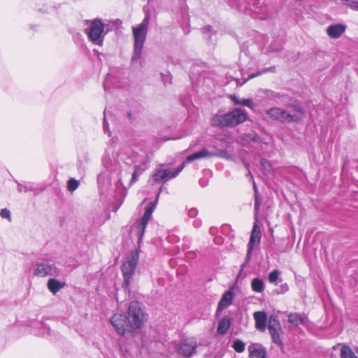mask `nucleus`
Returning <instances> with one entry per match:
<instances>
[{
	"instance_id": "25",
	"label": "nucleus",
	"mask_w": 358,
	"mask_h": 358,
	"mask_svg": "<svg viewBox=\"0 0 358 358\" xmlns=\"http://www.w3.org/2000/svg\"><path fill=\"white\" fill-rule=\"evenodd\" d=\"M145 170V165L135 166V169L134 173H132V177L130 181V184H133L134 182L138 180L139 176Z\"/></svg>"
},
{
	"instance_id": "50",
	"label": "nucleus",
	"mask_w": 358,
	"mask_h": 358,
	"mask_svg": "<svg viewBox=\"0 0 358 358\" xmlns=\"http://www.w3.org/2000/svg\"><path fill=\"white\" fill-rule=\"evenodd\" d=\"M248 79H250V78H248V79H245V80H244V83H246V82L248 81Z\"/></svg>"
},
{
	"instance_id": "48",
	"label": "nucleus",
	"mask_w": 358,
	"mask_h": 358,
	"mask_svg": "<svg viewBox=\"0 0 358 358\" xmlns=\"http://www.w3.org/2000/svg\"><path fill=\"white\" fill-rule=\"evenodd\" d=\"M248 79H250V78H248V79H245V80H244V83H246V82L248 81Z\"/></svg>"
},
{
	"instance_id": "44",
	"label": "nucleus",
	"mask_w": 358,
	"mask_h": 358,
	"mask_svg": "<svg viewBox=\"0 0 358 358\" xmlns=\"http://www.w3.org/2000/svg\"><path fill=\"white\" fill-rule=\"evenodd\" d=\"M271 50H273V51H278L280 50H281L282 48V46L281 45H280L277 48H275L273 47V45L271 46Z\"/></svg>"
},
{
	"instance_id": "12",
	"label": "nucleus",
	"mask_w": 358,
	"mask_h": 358,
	"mask_svg": "<svg viewBox=\"0 0 358 358\" xmlns=\"http://www.w3.org/2000/svg\"><path fill=\"white\" fill-rule=\"evenodd\" d=\"M222 153H217L216 152H210L207 149H202L201 151L189 155L186 162L190 163L194 160H197L201 158H210L213 157H223Z\"/></svg>"
},
{
	"instance_id": "5",
	"label": "nucleus",
	"mask_w": 358,
	"mask_h": 358,
	"mask_svg": "<svg viewBox=\"0 0 358 358\" xmlns=\"http://www.w3.org/2000/svg\"><path fill=\"white\" fill-rule=\"evenodd\" d=\"M127 313L126 317L130 329H136L142 327L145 317L141 304L139 302L136 301L130 302Z\"/></svg>"
},
{
	"instance_id": "2",
	"label": "nucleus",
	"mask_w": 358,
	"mask_h": 358,
	"mask_svg": "<svg viewBox=\"0 0 358 358\" xmlns=\"http://www.w3.org/2000/svg\"><path fill=\"white\" fill-rule=\"evenodd\" d=\"M150 20V13L146 12L145 15L141 24L136 27H132V34L134 41L133 61L141 58L142 49L146 39L148 30V26Z\"/></svg>"
},
{
	"instance_id": "47",
	"label": "nucleus",
	"mask_w": 358,
	"mask_h": 358,
	"mask_svg": "<svg viewBox=\"0 0 358 358\" xmlns=\"http://www.w3.org/2000/svg\"><path fill=\"white\" fill-rule=\"evenodd\" d=\"M189 213H190V215H191L192 216H193V215H194V214H195V210H191V211L189 212Z\"/></svg>"
},
{
	"instance_id": "30",
	"label": "nucleus",
	"mask_w": 358,
	"mask_h": 358,
	"mask_svg": "<svg viewBox=\"0 0 358 358\" xmlns=\"http://www.w3.org/2000/svg\"><path fill=\"white\" fill-rule=\"evenodd\" d=\"M78 185H79L78 181L74 178H71L70 180H68L67 187H68L69 191H70V192L75 191L78 187Z\"/></svg>"
},
{
	"instance_id": "14",
	"label": "nucleus",
	"mask_w": 358,
	"mask_h": 358,
	"mask_svg": "<svg viewBox=\"0 0 358 358\" xmlns=\"http://www.w3.org/2000/svg\"><path fill=\"white\" fill-rule=\"evenodd\" d=\"M249 358H266V349L259 343H252L248 346Z\"/></svg>"
},
{
	"instance_id": "31",
	"label": "nucleus",
	"mask_w": 358,
	"mask_h": 358,
	"mask_svg": "<svg viewBox=\"0 0 358 358\" xmlns=\"http://www.w3.org/2000/svg\"><path fill=\"white\" fill-rule=\"evenodd\" d=\"M343 3L352 10H358L357 0H343Z\"/></svg>"
},
{
	"instance_id": "20",
	"label": "nucleus",
	"mask_w": 358,
	"mask_h": 358,
	"mask_svg": "<svg viewBox=\"0 0 358 358\" xmlns=\"http://www.w3.org/2000/svg\"><path fill=\"white\" fill-rule=\"evenodd\" d=\"M231 327V320L228 317H222L218 323L217 333L220 335H224Z\"/></svg>"
},
{
	"instance_id": "43",
	"label": "nucleus",
	"mask_w": 358,
	"mask_h": 358,
	"mask_svg": "<svg viewBox=\"0 0 358 358\" xmlns=\"http://www.w3.org/2000/svg\"><path fill=\"white\" fill-rule=\"evenodd\" d=\"M211 27L210 26H206L205 27L203 28V32H209L211 31Z\"/></svg>"
},
{
	"instance_id": "28",
	"label": "nucleus",
	"mask_w": 358,
	"mask_h": 358,
	"mask_svg": "<svg viewBox=\"0 0 358 358\" xmlns=\"http://www.w3.org/2000/svg\"><path fill=\"white\" fill-rule=\"evenodd\" d=\"M280 329H268L269 333L271 336L273 342L276 344H280L281 340L279 334V331Z\"/></svg>"
},
{
	"instance_id": "9",
	"label": "nucleus",
	"mask_w": 358,
	"mask_h": 358,
	"mask_svg": "<svg viewBox=\"0 0 358 358\" xmlns=\"http://www.w3.org/2000/svg\"><path fill=\"white\" fill-rule=\"evenodd\" d=\"M196 347L197 343L194 338H185L179 343L178 352L185 357H190L196 353Z\"/></svg>"
},
{
	"instance_id": "34",
	"label": "nucleus",
	"mask_w": 358,
	"mask_h": 358,
	"mask_svg": "<svg viewBox=\"0 0 358 358\" xmlns=\"http://www.w3.org/2000/svg\"><path fill=\"white\" fill-rule=\"evenodd\" d=\"M261 165L266 171L270 172L272 170L271 163L265 159L261 160Z\"/></svg>"
},
{
	"instance_id": "3",
	"label": "nucleus",
	"mask_w": 358,
	"mask_h": 358,
	"mask_svg": "<svg viewBox=\"0 0 358 358\" xmlns=\"http://www.w3.org/2000/svg\"><path fill=\"white\" fill-rule=\"evenodd\" d=\"M266 118L280 122H299L303 120L305 113L302 108H294V112H289L280 108L274 107L266 111Z\"/></svg>"
},
{
	"instance_id": "49",
	"label": "nucleus",
	"mask_w": 358,
	"mask_h": 358,
	"mask_svg": "<svg viewBox=\"0 0 358 358\" xmlns=\"http://www.w3.org/2000/svg\"><path fill=\"white\" fill-rule=\"evenodd\" d=\"M248 79H250V78H248V79H245V80H244V83H246V82L248 81Z\"/></svg>"
},
{
	"instance_id": "8",
	"label": "nucleus",
	"mask_w": 358,
	"mask_h": 358,
	"mask_svg": "<svg viewBox=\"0 0 358 358\" xmlns=\"http://www.w3.org/2000/svg\"><path fill=\"white\" fill-rule=\"evenodd\" d=\"M34 273L38 277L47 275L57 277L60 275V271L55 264H51L50 262L42 261L36 264Z\"/></svg>"
},
{
	"instance_id": "35",
	"label": "nucleus",
	"mask_w": 358,
	"mask_h": 358,
	"mask_svg": "<svg viewBox=\"0 0 358 358\" xmlns=\"http://www.w3.org/2000/svg\"><path fill=\"white\" fill-rule=\"evenodd\" d=\"M0 215L3 218H6L10 220V212L9 210L6 208H3L1 210Z\"/></svg>"
},
{
	"instance_id": "21",
	"label": "nucleus",
	"mask_w": 358,
	"mask_h": 358,
	"mask_svg": "<svg viewBox=\"0 0 358 358\" xmlns=\"http://www.w3.org/2000/svg\"><path fill=\"white\" fill-rule=\"evenodd\" d=\"M307 318L305 315H302L296 313H290L288 315V322L295 326L305 324Z\"/></svg>"
},
{
	"instance_id": "26",
	"label": "nucleus",
	"mask_w": 358,
	"mask_h": 358,
	"mask_svg": "<svg viewBox=\"0 0 358 358\" xmlns=\"http://www.w3.org/2000/svg\"><path fill=\"white\" fill-rule=\"evenodd\" d=\"M268 329H280V324L276 316H271L268 324Z\"/></svg>"
},
{
	"instance_id": "15",
	"label": "nucleus",
	"mask_w": 358,
	"mask_h": 358,
	"mask_svg": "<svg viewBox=\"0 0 358 358\" xmlns=\"http://www.w3.org/2000/svg\"><path fill=\"white\" fill-rule=\"evenodd\" d=\"M233 289H234L233 287L230 288L227 292H225L222 295V296L218 303L217 311H222L232 303L233 299H234Z\"/></svg>"
},
{
	"instance_id": "10",
	"label": "nucleus",
	"mask_w": 358,
	"mask_h": 358,
	"mask_svg": "<svg viewBox=\"0 0 358 358\" xmlns=\"http://www.w3.org/2000/svg\"><path fill=\"white\" fill-rule=\"evenodd\" d=\"M110 322L120 335H124L127 329H130L126 315L115 314L110 319Z\"/></svg>"
},
{
	"instance_id": "40",
	"label": "nucleus",
	"mask_w": 358,
	"mask_h": 358,
	"mask_svg": "<svg viewBox=\"0 0 358 358\" xmlns=\"http://www.w3.org/2000/svg\"><path fill=\"white\" fill-rule=\"evenodd\" d=\"M248 175L250 176V179H251V180H252V182H253V187H254V189H255V193L257 194V185H256V184H255V182L254 181L253 176L250 174V171L248 172Z\"/></svg>"
},
{
	"instance_id": "6",
	"label": "nucleus",
	"mask_w": 358,
	"mask_h": 358,
	"mask_svg": "<svg viewBox=\"0 0 358 358\" xmlns=\"http://www.w3.org/2000/svg\"><path fill=\"white\" fill-rule=\"evenodd\" d=\"M88 27L85 29V33L89 40L94 45H102L104 34V25L103 22L99 19H94L87 22Z\"/></svg>"
},
{
	"instance_id": "36",
	"label": "nucleus",
	"mask_w": 358,
	"mask_h": 358,
	"mask_svg": "<svg viewBox=\"0 0 358 358\" xmlns=\"http://www.w3.org/2000/svg\"><path fill=\"white\" fill-rule=\"evenodd\" d=\"M113 73H108L106 78V80L104 81V83H103V87L105 90H106L107 87H108V84L111 80V78H113Z\"/></svg>"
},
{
	"instance_id": "38",
	"label": "nucleus",
	"mask_w": 358,
	"mask_h": 358,
	"mask_svg": "<svg viewBox=\"0 0 358 358\" xmlns=\"http://www.w3.org/2000/svg\"><path fill=\"white\" fill-rule=\"evenodd\" d=\"M259 205H260V203H259L257 197L256 196L255 202V210L256 215H257V213H258V209H259Z\"/></svg>"
},
{
	"instance_id": "46",
	"label": "nucleus",
	"mask_w": 358,
	"mask_h": 358,
	"mask_svg": "<svg viewBox=\"0 0 358 358\" xmlns=\"http://www.w3.org/2000/svg\"><path fill=\"white\" fill-rule=\"evenodd\" d=\"M282 292H285L288 290V285L287 284H285L282 286Z\"/></svg>"
},
{
	"instance_id": "11",
	"label": "nucleus",
	"mask_w": 358,
	"mask_h": 358,
	"mask_svg": "<svg viewBox=\"0 0 358 358\" xmlns=\"http://www.w3.org/2000/svg\"><path fill=\"white\" fill-rule=\"evenodd\" d=\"M185 162H183L182 165L178 167L172 174L170 169H159L153 174V179L155 182H159L161 180H166L170 178L176 177L185 168Z\"/></svg>"
},
{
	"instance_id": "45",
	"label": "nucleus",
	"mask_w": 358,
	"mask_h": 358,
	"mask_svg": "<svg viewBox=\"0 0 358 358\" xmlns=\"http://www.w3.org/2000/svg\"><path fill=\"white\" fill-rule=\"evenodd\" d=\"M217 153H218L217 152H216ZM219 153H222L224 156L222 157L224 158H226V159H230L231 158V156H229V155L227 154L226 152H220Z\"/></svg>"
},
{
	"instance_id": "13",
	"label": "nucleus",
	"mask_w": 358,
	"mask_h": 358,
	"mask_svg": "<svg viewBox=\"0 0 358 358\" xmlns=\"http://www.w3.org/2000/svg\"><path fill=\"white\" fill-rule=\"evenodd\" d=\"M261 238V231L257 224L255 222L253 224L252 230L250 237V241L248 245V253L252 252L255 245H258Z\"/></svg>"
},
{
	"instance_id": "7",
	"label": "nucleus",
	"mask_w": 358,
	"mask_h": 358,
	"mask_svg": "<svg viewBox=\"0 0 358 358\" xmlns=\"http://www.w3.org/2000/svg\"><path fill=\"white\" fill-rule=\"evenodd\" d=\"M155 206L156 201L149 203L142 218L136 223V229L138 236V243H140L143 238L145 228L152 218V215L155 208Z\"/></svg>"
},
{
	"instance_id": "33",
	"label": "nucleus",
	"mask_w": 358,
	"mask_h": 358,
	"mask_svg": "<svg viewBox=\"0 0 358 358\" xmlns=\"http://www.w3.org/2000/svg\"><path fill=\"white\" fill-rule=\"evenodd\" d=\"M275 70V66H271L270 68H265L262 71H259L257 72V73H255V74H252L249 76V78H255L262 73H267V72H274Z\"/></svg>"
},
{
	"instance_id": "4",
	"label": "nucleus",
	"mask_w": 358,
	"mask_h": 358,
	"mask_svg": "<svg viewBox=\"0 0 358 358\" xmlns=\"http://www.w3.org/2000/svg\"><path fill=\"white\" fill-rule=\"evenodd\" d=\"M139 252L138 249L131 251L121 266L124 278L123 287L126 290H129V285L132 281L139 260Z\"/></svg>"
},
{
	"instance_id": "41",
	"label": "nucleus",
	"mask_w": 358,
	"mask_h": 358,
	"mask_svg": "<svg viewBox=\"0 0 358 358\" xmlns=\"http://www.w3.org/2000/svg\"><path fill=\"white\" fill-rule=\"evenodd\" d=\"M27 190V188L26 187H23L22 185H18V191L20 192H26Z\"/></svg>"
},
{
	"instance_id": "29",
	"label": "nucleus",
	"mask_w": 358,
	"mask_h": 358,
	"mask_svg": "<svg viewBox=\"0 0 358 358\" xmlns=\"http://www.w3.org/2000/svg\"><path fill=\"white\" fill-rule=\"evenodd\" d=\"M280 271L278 270H273L268 276V280L271 283H275L280 276Z\"/></svg>"
},
{
	"instance_id": "24",
	"label": "nucleus",
	"mask_w": 358,
	"mask_h": 358,
	"mask_svg": "<svg viewBox=\"0 0 358 358\" xmlns=\"http://www.w3.org/2000/svg\"><path fill=\"white\" fill-rule=\"evenodd\" d=\"M231 348L238 353H241L245 351V343L240 340L235 339L231 345Z\"/></svg>"
},
{
	"instance_id": "27",
	"label": "nucleus",
	"mask_w": 358,
	"mask_h": 358,
	"mask_svg": "<svg viewBox=\"0 0 358 358\" xmlns=\"http://www.w3.org/2000/svg\"><path fill=\"white\" fill-rule=\"evenodd\" d=\"M243 141L250 143V142H257L259 140V136L254 131L244 134L242 137Z\"/></svg>"
},
{
	"instance_id": "37",
	"label": "nucleus",
	"mask_w": 358,
	"mask_h": 358,
	"mask_svg": "<svg viewBox=\"0 0 358 358\" xmlns=\"http://www.w3.org/2000/svg\"><path fill=\"white\" fill-rule=\"evenodd\" d=\"M230 98L231 99V101L236 105H239L240 104V101L241 99H238L235 95H231L230 96Z\"/></svg>"
},
{
	"instance_id": "32",
	"label": "nucleus",
	"mask_w": 358,
	"mask_h": 358,
	"mask_svg": "<svg viewBox=\"0 0 358 358\" xmlns=\"http://www.w3.org/2000/svg\"><path fill=\"white\" fill-rule=\"evenodd\" d=\"M239 105L245 106L251 109H254L255 107V104L251 99H241Z\"/></svg>"
},
{
	"instance_id": "23",
	"label": "nucleus",
	"mask_w": 358,
	"mask_h": 358,
	"mask_svg": "<svg viewBox=\"0 0 358 358\" xmlns=\"http://www.w3.org/2000/svg\"><path fill=\"white\" fill-rule=\"evenodd\" d=\"M341 358H358L350 347L347 345L342 346L341 349Z\"/></svg>"
},
{
	"instance_id": "18",
	"label": "nucleus",
	"mask_w": 358,
	"mask_h": 358,
	"mask_svg": "<svg viewBox=\"0 0 358 358\" xmlns=\"http://www.w3.org/2000/svg\"><path fill=\"white\" fill-rule=\"evenodd\" d=\"M259 0H249V1L246 4L241 3L239 6V9L250 15H252V13H258L257 5L259 4Z\"/></svg>"
},
{
	"instance_id": "39",
	"label": "nucleus",
	"mask_w": 358,
	"mask_h": 358,
	"mask_svg": "<svg viewBox=\"0 0 358 358\" xmlns=\"http://www.w3.org/2000/svg\"><path fill=\"white\" fill-rule=\"evenodd\" d=\"M162 80L165 85H166L167 83L168 84L171 83V78L169 75L164 76Z\"/></svg>"
},
{
	"instance_id": "22",
	"label": "nucleus",
	"mask_w": 358,
	"mask_h": 358,
	"mask_svg": "<svg viewBox=\"0 0 358 358\" xmlns=\"http://www.w3.org/2000/svg\"><path fill=\"white\" fill-rule=\"evenodd\" d=\"M251 288L253 292L260 293L264 290L265 284L261 278H255L251 282Z\"/></svg>"
},
{
	"instance_id": "16",
	"label": "nucleus",
	"mask_w": 358,
	"mask_h": 358,
	"mask_svg": "<svg viewBox=\"0 0 358 358\" xmlns=\"http://www.w3.org/2000/svg\"><path fill=\"white\" fill-rule=\"evenodd\" d=\"M346 27L342 24L330 25L327 29V35L331 38H339L345 31Z\"/></svg>"
},
{
	"instance_id": "1",
	"label": "nucleus",
	"mask_w": 358,
	"mask_h": 358,
	"mask_svg": "<svg viewBox=\"0 0 358 358\" xmlns=\"http://www.w3.org/2000/svg\"><path fill=\"white\" fill-rule=\"evenodd\" d=\"M248 115L245 110L235 108L225 114H217L211 120L213 127H234L248 120Z\"/></svg>"
},
{
	"instance_id": "19",
	"label": "nucleus",
	"mask_w": 358,
	"mask_h": 358,
	"mask_svg": "<svg viewBox=\"0 0 358 358\" xmlns=\"http://www.w3.org/2000/svg\"><path fill=\"white\" fill-rule=\"evenodd\" d=\"M48 288L53 294H57L61 289L66 286L64 282H61L55 278H50L47 284Z\"/></svg>"
},
{
	"instance_id": "17",
	"label": "nucleus",
	"mask_w": 358,
	"mask_h": 358,
	"mask_svg": "<svg viewBox=\"0 0 358 358\" xmlns=\"http://www.w3.org/2000/svg\"><path fill=\"white\" fill-rule=\"evenodd\" d=\"M255 320L256 328L261 331H264L266 327L267 315L264 311H257L253 314Z\"/></svg>"
},
{
	"instance_id": "42",
	"label": "nucleus",
	"mask_w": 358,
	"mask_h": 358,
	"mask_svg": "<svg viewBox=\"0 0 358 358\" xmlns=\"http://www.w3.org/2000/svg\"><path fill=\"white\" fill-rule=\"evenodd\" d=\"M109 124L106 122V120H103V130L105 132H106L107 130H108Z\"/></svg>"
}]
</instances>
